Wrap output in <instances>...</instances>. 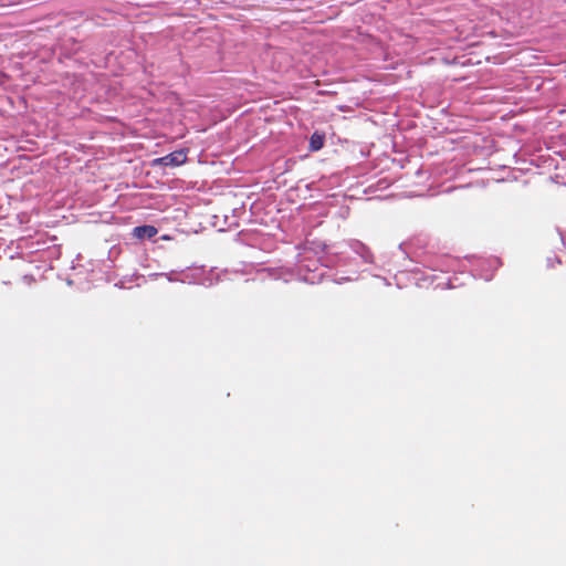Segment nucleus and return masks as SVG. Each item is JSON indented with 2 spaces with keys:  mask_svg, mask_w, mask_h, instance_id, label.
<instances>
[{
  "mask_svg": "<svg viewBox=\"0 0 566 566\" xmlns=\"http://www.w3.org/2000/svg\"><path fill=\"white\" fill-rule=\"evenodd\" d=\"M187 160V154L184 150L170 153L161 158L158 161L164 166H179Z\"/></svg>",
  "mask_w": 566,
  "mask_h": 566,
  "instance_id": "nucleus-1",
  "label": "nucleus"
},
{
  "mask_svg": "<svg viewBox=\"0 0 566 566\" xmlns=\"http://www.w3.org/2000/svg\"><path fill=\"white\" fill-rule=\"evenodd\" d=\"M134 235L139 239H151L157 234V229L154 226H139L134 228Z\"/></svg>",
  "mask_w": 566,
  "mask_h": 566,
  "instance_id": "nucleus-2",
  "label": "nucleus"
},
{
  "mask_svg": "<svg viewBox=\"0 0 566 566\" xmlns=\"http://www.w3.org/2000/svg\"><path fill=\"white\" fill-rule=\"evenodd\" d=\"M324 146V135L315 132L310 139V148L313 151L319 150Z\"/></svg>",
  "mask_w": 566,
  "mask_h": 566,
  "instance_id": "nucleus-3",
  "label": "nucleus"
}]
</instances>
